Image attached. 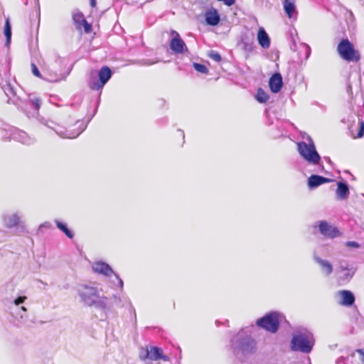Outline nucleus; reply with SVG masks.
<instances>
[{
  "label": "nucleus",
  "mask_w": 364,
  "mask_h": 364,
  "mask_svg": "<svg viewBox=\"0 0 364 364\" xmlns=\"http://www.w3.org/2000/svg\"><path fill=\"white\" fill-rule=\"evenodd\" d=\"M41 105V99L31 94L28 95V100L25 102L24 107L19 106V109H21L28 118L36 117L41 124L53 130L61 138L74 139L85 130L87 124L82 125V122H81L79 126V130L76 133H69L65 127L50 118L41 116L38 113Z\"/></svg>",
  "instance_id": "1"
},
{
  "label": "nucleus",
  "mask_w": 364,
  "mask_h": 364,
  "mask_svg": "<svg viewBox=\"0 0 364 364\" xmlns=\"http://www.w3.org/2000/svg\"><path fill=\"white\" fill-rule=\"evenodd\" d=\"M31 72L34 76L50 82H56L65 80L71 70V68H70L67 73H64L65 60L57 55L55 56L54 61L43 70V75L41 73L34 63H31Z\"/></svg>",
  "instance_id": "2"
},
{
  "label": "nucleus",
  "mask_w": 364,
  "mask_h": 364,
  "mask_svg": "<svg viewBox=\"0 0 364 364\" xmlns=\"http://www.w3.org/2000/svg\"><path fill=\"white\" fill-rule=\"evenodd\" d=\"M306 139L308 143L299 141L296 144L298 153L308 165L316 167V168L314 169V171L323 172L324 166L322 158L317 151L312 138L308 135Z\"/></svg>",
  "instance_id": "3"
},
{
  "label": "nucleus",
  "mask_w": 364,
  "mask_h": 364,
  "mask_svg": "<svg viewBox=\"0 0 364 364\" xmlns=\"http://www.w3.org/2000/svg\"><path fill=\"white\" fill-rule=\"evenodd\" d=\"M364 106H351L350 113L342 122L347 124L350 136L353 139L362 138L364 136Z\"/></svg>",
  "instance_id": "4"
},
{
  "label": "nucleus",
  "mask_w": 364,
  "mask_h": 364,
  "mask_svg": "<svg viewBox=\"0 0 364 364\" xmlns=\"http://www.w3.org/2000/svg\"><path fill=\"white\" fill-rule=\"evenodd\" d=\"M231 348L235 355H251L257 350V342L250 335L241 331L231 339Z\"/></svg>",
  "instance_id": "5"
},
{
  "label": "nucleus",
  "mask_w": 364,
  "mask_h": 364,
  "mask_svg": "<svg viewBox=\"0 0 364 364\" xmlns=\"http://www.w3.org/2000/svg\"><path fill=\"white\" fill-rule=\"evenodd\" d=\"M315 339L312 333L308 331L298 332L291 340V349L293 351L309 353L314 346Z\"/></svg>",
  "instance_id": "6"
},
{
  "label": "nucleus",
  "mask_w": 364,
  "mask_h": 364,
  "mask_svg": "<svg viewBox=\"0 0 364 364\" xmlns=\"http://www.w3.org/2000/svg\"><path fill=\"white\" fill-rule=\"evenodd\" d=\"M284 318L282 314L278 311H270L256 321V325L270 333L278 331L281 319Z\"/></svg>",
  "instance_id": "7"
},
{
  "label": "nucleus",
  "mask_w": 364,
  "mask_h": 364,
  "mask_svg": "<svg viewBox=\"0 0 364 364\" xmlns=\"http://www.w3.org/2000/svg\"><path fill=\"white\" fill-rule=\"evenodd\" d=\"M337 51L340 57L346 61L356 63L360 59L358 50H355L354 45L347 38L339 42Z\"/></svg>",
  "instance_id": "8"
},
{
  "label": "nucleus",
  "mask_w": 364,
  "mask_h": 364,
  "mask_svg": "<svg viewBox=\"0 0 364 364\" xmlns=\"http://www.w3.org/2000/svg\"><path fill=\"white\" fill-rule=\"evenodd\" d=\"M77 294L81 301L88 306H92L95 300L100 299V291L97 287L87 284H81L77 288Z\"/></svg>",
  "instance_id": "9"
},
{
  "label": "nucleus",
  "mask_w": 364,
  "mask_h": 364,
  "mask_svg": "<svg viewBox=\"0 0 364 364\" xmlns=\"http://www.w3.org/2000/svg\"><path fill=\"white\" fill-rule=\"evenodd\" d=\"M112 75V70L108 66H102L97 73L98 80L91 76L89 82L90 88L92 90H101L110 80Z\"/></svg>",
  "instance_id": "10"
},
{
  "label": "nucleus",
  "mask_w": 364,
  "mask_h": 364,
  "mask_svg": "<svg viewBox=\"0 0 364 364\" xmlns=\"http://www.w3.org/2000/svg\"><path fill=\"white\" fill-rule=\"evenodd\" d=\"M336 272L339 282H348L355 274V269L350 267L346 261H341Z\"/></svg>",
  "instance_id": "11"
},
{
  "label": "nucleus",
  "mask_w": 364,
  "mask_h": 364,
  "mask_svg": "<svg viewBox=\"0 0 364 364\" xmlns=\"http://www.w3.org/2000/svg\"><path fill=\"white\" fill-rule=\"evenodd\" d=\"M92 269L95 272L102 274L105 276L109 277L112 274H114L116 279L118 282L119 287L122 289L123 288V281L119 277V276L114 273L112 267L107 263L104 262H96L94 263L92 266Z\"/></svg>",
  "instance_id": "12"
},
{
  "label": "nucleus",
  "mask_w": 364,
  "mask_h": 364,
  "mask_svg": "<svg viewBox=\"0 0 364 364\" xmlns=\"http://www.w3.org/2000/svg\"><path fill=\"white\" fill-rule=\"evenodd\" d=\"M318 228L320 233L326 237L335 238L340 235L338 228L331 226L326 220L318 221Z\"/></svg>",
  "instance_id": "13"
},
{
  "label": "nucleus",
  "mask_w": 364,
  "mask_h": 364,
  "mask_svg": "<svg viewBox=\"0 0 364 364\" xmlns=\"http://www.w3.org/2000/svg\"><path fill=\"white\" fill-rule=\"evenodd\" d=\"M171 34L173 37L171 39L169 46L171 50L176 54H181L186 50L187 46L185 42L181 39L178 32L172 31Z\"/></svg>",
  "instance_id": "14"
},
{
  "label": "nucleus",
  "mask_w": 364,
  "mask_h": 364,
  "mask_svg": "<svg viewBox=\"0 0 364 364\" xmlns=\"http://www.w3.org/2000/svg\"><path fill=\"white\" fill-rule=\"evenodd\" d=\"M11 137L12 139L26 145H31L35 142L33 137L29 136L24 131L16 128L11 130Z\"/></svg>",
  "instance_id": "15"
},
{
  "label": "nucleus",
  "mask_w": 364,
  "mask_h": 364,
  "mask_svg": "<svg viewBox=\"0 0 364 364\" xmlns=\"http://www.w3.org/2000/svg\"><path fill=\"white\" fill-rule=\"evenodd\" d=\"M238 46L241 47L247 56H249L255 48L254 35L252 33L250 35H242L240 38V41L238 43Z\"/></svg>",
  "instance_id": "16"
},
{
  "label": "nucleus",
  "mask_w": 364,
  "mask_h": 364,
  "mask_svg": "<svg viewBox=\"0 0 364 364\" xmlns=\"http://www.w3.org/2000/svg\"><path fill=\"white\" fill-rule=\"evenodd\" d=\"M284 85L283 78L280 73H274L269 80V87L271 92L277 94L281 91Z\"/></svg>",
  "instance_id": "17"
},
{
  "label": "nucleus",
  "mask_w": 364,
  "mask_h": 364,
  "mask_svg": "<svg viewBox=\"0 0 364 364\" xmlns=\"http://www.w3.org/2000/svg\"><path fill=\"white\" fill-rule=\"evenodd\" d=\"M146 357H149V359L151 360H158L160 359L164 361L169 360V357L164 355L162 348L157 346H146Z\"/></svg>",
  "instance_id": "18"
},
{
  "label": "nucleus",
  "mask_w": 364,
  "mask_h": 364,
  "mask_svg": "<svg viewBox=\"0 0 364 364\" xmlns=\"http://www.w3.org/2000/svg\"><path fill=\"white\" fill-rule=\"evenodd\" d=\"M313 259L319 265L321 272L325 276L328 277L333 273V267L328 260L321 258L316 252L313 254Z\"/></svg>",
  "instance_id": "19"
},
{
  "label": "nucleus",
  "mask_w": 364,
  "mask_h": 364,
  "mask_svg": "<svg viewBox=\"0 0 364 364\" xmlns=\"http://www.w3.org/2000/svg\"><path fill=\"white\" fill-rule=\"evenodd\" d=\"M333 181V179L317 174H312L308 178L307 186L310 190H314L319 186Z\"/></svg>",
  "instance_id": "20"
},
{
  "label": "nucleus",
  "mask_w": 364,
  "mask_h": 364,
  "mask_svg": "<svg viewBox=\"0 0 364 364\" xmlns=\"http://www.w3.org/2000/svg\"><path fill=\"white\" fill-rule=\"evenodd\" d=\"M349 185L346 181H338L337 188L336 191V199L338 200H343L348 198Z\"/></svg>",
  "instance_id": "21"
},
{
  "label": "nucleus",
  "mask_w": 364,
  "mask_h": 364,
  "mask_svg": "<svg viewBox=\"0 0 364 364\" xmlns=\"http://www.w3.org/2000/svg\"><path fill=\"white\" fill-rule=\"evenodd\" d=\"M341 296L339 304L344 306H352L355 303V296L353 293L349 290H341L338 291Z\"/></svg>",
  "instance_id": "22"
},
{
  "label": "nucleus",
  "mask_w": 364,
  "mask_h": 364,
  "mask_svg": "<svg viewBox=\"0 0 364 364\" xmlns=\"http://www.w3.org/2000/svg\"><path fill=\"white\" fill-rule=\"evenodd\" d=\"M205 22L208 26H217L220 21V16L218 11L212 8L208 10L205 14Z\"/></svg>",
  "instance_id": "23"
},
{
  "label": "nucleus",
  "mask_w": 364,
  "mask_h": 364,
  "mask_svg": "<svg viewBox=\"0 0 364 364\" xmlns=\"http://www.w3.org/2000/svg\"><path fill=\"white\" fill-rule=\"evenodd\" d=\"M257 41L259 46L264 49H268L270 46V38L264 28L260 27L257 32Z\"/></svg>",
  "instance_id": "24"
},
{
  "label": "nucleus",
  "mask_w": 364,
  "mask_h": 364,
  "mask_svg": "<svg viewBox=\"0 0 364 364\" xmlns=\"http://www.w3.org/2000/svg\"><path fill=\"white\" fill-rule=\"evenodd\" d=\"M92 306L96 309L104 311L103 314L101 315L100 320H105L107 318L106 311L110 309L109 306H107V297L100 296V299L95 300Z\"/></svg>",
  "instance_id": "25"
},
{
  "label": "nucleus",
  "mask_w": 364,
  "mask_h": 364,
  "mask_svg": "<svg viewBox=\"0 0 364 364\" xmlns=\"http://www.w3.org/2000/svg\"><path fill=\"white\" fill-rule=\"evenodd\" d=\"M283 6L285 13L289 18L297 14L294 0H284Z\"/></svg>",
  "instance_id": "26"
},
{
  "label": "nucleus",
  "mask_w": 364,
  "mask_h": 364,
  "mask_svg": "<svg viewBox=\"0 0 364 364\" xmlns=\"http://www.w3.org/2000/svg\"><path fill=\"white\" fill-rule=\"evenodd\" d=\"M4 225L11 228L18 225L20 222V216L18 213H14L11 215H7L4 217Z\"/></svg>",
  "instance_id": "27"
},
{
  "label": "nucleus",
  "mask_w": 364,
  "mask_h": 364,
  "mask_svg": "<svg viewBox=\"0 0 364 364\" xmlns=\"http://www.w3.org/2000/svg\"><path fill=\"white\" fill-rule=\"evenodd\" d=\"M55 223L56 227L61 230L69 239H73L74 237V232L72 230L68 228L66 223L55 219Z\"/></svg>",
  "instance_id": "28"
},
{
  "label": "nucleus",
  "mask_w": 364,
  "mask_h": 364,
  "mask_svg": "<svg viewBox=\"0 0 364 364\" xmlns=\"http://www.w3.org/2000/svg\"><path fill=\"white\" fill-rule=\"evenodd\" d=\"M255 99L259 103H265L269 99V96L262 88H259Z\"/></svg>",
  "instance_id": "29"
},
{
  "label": "nucleus",
  "mask_w": 364,
  "mask_h": 364,
  "mask_svg": "<svg viewBox=\"0 0 364 364\" xmlns=\"http://www.w3.org/2000/svg\"><path fill=\"white\" fill-rule=\"evenodd\" d=\"M4 36L6 37V45H9L11 42V26L10 24L9 20L6 19L4 25Z\"/></svg>",
  "instance_id": "30"
},
{
  "label": "nucleus",
  "mask_w": 364,
  "mask_h": 364,
  "mask_svg": "<svg viewBox=\"0 0 364 364\" xmlns=\"http://www.w3.org/2000/svg\"><path fill=\"white\" fill-rule=\"evenodd\" d=\"M2 89L5 93V95L10 98L11 96H15L16 92L14 91V87L9 82H6L5 85L2 86Z\"/></svg>",
  "instance_id": "31"
},
{
  "label": "nucleus",
  "mask_w": 364,
  "mask_h": 364,
  "mask_svg": "<svg viewBox=\"0 0 364 364\" xmlns=\"http://www.w3.org/2000/svg\"><path fill=\"white\" fill-rule=\"evenodd\" d=\"M193 67L194 69L198 71V73H203V74H207L208 73V68L201 63H193Z\"/></svg>",
  "instance_id": "32"
},
{
  "label": "nucleus",
  "mask_w": 364,
  "mask_h": 364,
  "mask_svg": "<svg viewBox=\"0 0 364 364\" xmlns=\"http://www.w3.org/2000/svg\"><path fill=\"white\" fill-rule=\"evenodd\" d=\"M73 20L75 24H77L78 26H81V24L83 23V21L86 19L84 18V16L82 13H77V14H73Z\"/></svg>",
  "instance_id": "33"
},
{
  "label": "nucleus",
  "mask_w": 364,
  "mask_h": 364,
  "mask_svg": "<svg viewBox=\"0 0 364 364\" xmlns=\"http://www.w3.org/2000/svg\"><path fill=\"white\" fill-rule=\"evenodd\" d=\"M208 55L210 58L218 63L220 62L222 60L220 54L215 50L209 51Z\"/></svg>",
  "instance_id": "34"
},
{
  "label": "nucleus",
  "mask_w": 364,
  "mask_h": 364,
  "mask_svg": "<svg viewBox=\"0 0 364 364\" xmlns=\"http://www.w3.org/2000/svg\"><path fill=\"white\" fill-rule=\"evenodd\" d=\"M83 26L84 31L86 33H90L92 31V25L89 23L86 20L81 24Z\"/></svg>",
  "instance_id": "35"
},
{
  "label": "nucleus",
  "mask_w": 364,
  "mask_h": 364,
  "mask_svg": "<svg viewBox=\"0 0 364 364\" xmlns=\"http://www.w3.org/2000/svg\"><path fill=\"white\" fill-rule=\"evenodd\" d=\"M26 299V296H19L14 300V303L16 306H18L19 304H22Z\"/></svg>",
  "instance_id": "36"
},
{
  "label": "nucleus",
  "mask_w": 364,
  "mask_h": 364,
  "mask_svg": "<svg viewBox=\"0 0 364 364\" xmlns=\"http://www.w3.org/2000/svg\"><path fill=\"white\" fill-rule=\"evenodd\" d=\"M346 246L348 247H355V248H358L360 247V244L355 241H348L346 243Z\"/></svg>",
  "instance_id": "37"
},
{
  "label": "nucleus",
  "mask_w": 364,
  "mask_h": 364,
  "mask_svg": "<svg viewBox=\"0 0 364 364\" xmlns=\"http://www.w3.org/2000/svg\"><path fill=\"white\" fill-rule=\"evenodd\" d=\"M146 348H141L139 353V358L141 360H145L146 359H149V357H146Z\"/></svg>",
  "instance_id": "38"
},
{
  "label": "nucleus",
  "mask_w": 364,
  "mask_h": 364,
  "mask_svg": "<svg viewBox=\"0 0 364 364\" xmlns=\"http://www.w3.org/2000/svg\"><path fill=\"white\" fill-rule=\"evenodd\" d=\"M113 299H114V301H113L114 304H115L117 306H122V305H121L122 300L119 297L117 296L116 295H114Z\"/></svg>",
  "instance_id": "39"
},
{
  "label": "nucleus",
  "mask_w": 364,
  "mask_h": 364,
  "mask_svg": "<svg viewBox=\"0 0 364 364\" xmlns=\"http://www.w3.org/2000/svg\"><path fill=\"white\" fill-rule=\"evenodd\" d=\"M51 227V224L49 222H45L40 225L38 228V231H40L42 228H50Z\"/></svg>",
  "instance_id": "40"
},
{
  "label": "nucleus",
  "mask_w": 364,
  "mask_h": 364,
  "mask_svg": "<svg viewBox=\"0 0 364 364\" xmlns=\"http://www.w3.org/2000/svg\"><path fill=\"white\" fill-rule=\"evenodd\" d=\"M357 352L360 355V360L364 363V351L362 349H358Z\"/></svg>",
  "instance_id": "41"
},
{
  "label": "nucleus",
  "mask_w": 364,
  "mask_h": 364,
  "mask_svg": "<svg viewBox=\"0 0 364 364\" xmlns=\"http://www.w3.org/2000/svg\"><path fill=\"white\" fill-rule=\"evenodd\" d=\"M90 6L94 8L96 6L97 0H90Z\"/></svg>",
  "instance_id": "42"
},
{
  "label": "nucleus",
  "mask_w": 364,
  "mask_h": 364,
  "mask_svg": "<svg viewBox=\"0 0 364 364\" xmlns=\"http://www.w3.org/2000/svg\"><path fill=\"white\" fill-rule=\"evenodd\" d=\"M347 92L349 95H352L353 93V91H352V87L350 85H348V88H347Z\"/></svg>",
  "instance_id": "43"
},
{
  "label": "nucleus",
  "mask_w": 364,
  "mask_h": 364,
  "mask_svg": "<svg viewBox=\"0 0 364 364\" xmlns=\"http://www.w3.org/2000/svg\"><path fill=\"white\" fill-rule=\"evenodd\" d=\"M255 2L259 5H262L264 0H255Z\"/></svg>",
  "instance_id": "44"
},
{
  "label": "nucleus",
  "mask_w": 364,
  "mask_h": 364,
  "mask_svg": "<svg viewBox=\"0 0 364 364\" xmlns=\"http://www.w3.org/2000/svg\"><path fill=\"white\" fill-rule=\"evenodd\" d=\"M153 62H150L149 60H146L143 65H151L153 64Z\"/></svg>",
  "instance_id": "45"
},
{
  "label": "nucleus",
  "mask_w": 364,
  "mask_h": 364,
  "mask_svg": "<svg viewBox=\"0 0 364 364\" xmlns=\"http://www.w3.org/2000/svg\"><path fill=\"white\" fill-rule=\"evenodd\" d=\"M324 159H325L326 161H328V163H331V159H330V158H329V157H328V156H325V157H324Z\"/></svg>",
  "instance_id": "46"
},
{
  "label": "nucleus",
  "mask_w": 364,
  "mask_h": 364,
  "mask_svg": "<svg viewBox=\"0 0 364 364\" xmlns=\"http://www.w3.org/2000/svg\"><path fill=\"white\" fill-rule=\"evenodd\" d=\"M307 48H308L307 57H309V55H310V47L308 46Z\"/></svg>",
  "instance_id": "47"
},
{
  "label": "nucleus",
  "mask_w": 364,
  "mask_h": 364,
  "mask_svg": "<svg viewBox=\"0 0 364 364\" xmlns=\"http://www.w3.org/2000/svg\"><path fill=\"white\" fill-rule=\"evenodd\" d=\"M21 309H22L23 311H26V307H24V306H21Z\"/></svg>",
  "instance_id": "48"
},
{
  "label": "nucleus",
  "mask_w": 364,
  "mask_h": 364,
  "mask_svg": "<svg viewBox=\"0 0 364 364\" xmlns=\"http://www.w3.org/2000/svg\"><path fill=\"white\" fill-rule=\"evenodd\" d=\"M341 360H344L343 358H341L338 360V364H339V363L341 362Z\"/></svg>",
  "instance_id": "49"
},
{
  "label": "nucleus",
  "mask_w": 364,
  "mask_h": 364,
  "mask_svg": "<svg viewBox=\"0 0 364 364\" xmlns=\"http://www.w3.org/2000/svg\"><path fill=\"white\" fill-rule=\"evenodd\" d=\"M179 131L182 132L183 138L184 139V137H185L184 132L183 131H181V130H179Z\"/></svg>",
  "instance_id": "50"
},
{
  "label": "nucleus",
  "mask_w": 364,
  "mask_h": 364,
  "mask_svg": "<svg viewBox=\"0 0 364 364\" xmlns=\"http://www.w3.org/2000/svg\"><path fill=\"white\" fill-rule=\"evenodd\" d=\"M24 4H25V5H27V4H28V0H25V1H24Z\"/></svg>",
  "instance_id": "51"
}]
</instances>
